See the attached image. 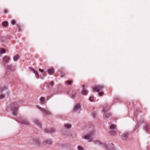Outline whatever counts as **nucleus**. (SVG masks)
<instances>
[{"mask_svg": "<svg viewBox=\"0 0 150 150\" xmlns=\"http://www.w3.org/2000/svg\"><path fill=\"white\" fill-rule=\"evenodd\" d=\"M50 85L51 86H53L54 85V82L53 81H52L50 82Z\"/></svg>", "mask_w": 150, "mask_h": 150, "instance_id": "obj_37", "label": "nucleus"}, {"mask_svg": "<svg viewBox=\"0 0 150 150\" xmlns=\"http://www.w3.org/2000/svg\"><path fill=\"white\" fill-rule=\"evenodd\" d=\"M104 87L103 85H96L92 87V90L93 92H98V94L100 96H102L104 93L103 92H100L99 91L100 90H101Z\"/></svg>", "mask_w": 150, "mask_h": 150, "instance_id": "obj_2", "label": "nucleus"}, {"mask_svg": "<svg viewBox=\"0 0 150 150\" xmlns=\"http://www.w3.org/2000/svg\"><path fill=\"white\" fill-rule=\"evenodd\" d=\"M95 144H98L100 145H103V147L104 148L106 149L107 146V145L105 144H103L102 143H101L100 141H96L95 142Z\"/></svg>", "mask_w": 150, "mask_h": 150, "instance_id": "obj_17", "label": "nucleus"}, {"mask_svg": "<svg viewBox=\"0 0 150 150\" xmlns=\"http://www.w3.org/2000/svg\"><path fill=\"white\" fill-rule=\"evenodd\" d=\"M89 100L90 101L93 102L94 100V96H91L89 98Z\"/></svg>", "mask_w": 150, "mask_h": 150, "instance_id": "obj_30", "label": "nucleus"}, {"mask_svg": "<svg viewBox=\"0 0 150 150\" xmlns=\"http://www.w3.org/2000/svg\"><path fill=\"white\" fill-rule=\"evenodd\" d=\"M129 133L126 132L123 133L121 136V139L124 141L126 140L129 137Z\"/></svg>", "mask_w": 150, "mask_h": 150, "instance_id": "obj_3", "label": "nucleus"}, {"mask_svg": "<svg viewBox=\"0 0 150 150\" xmlns=\"http://www.w3.org/2000/svg\"><path fill=\"white\" fill-rule=\"evenodd\" d=\"M8 89V88L6 86H3L0 87V92L2 93L4 91Z\"/></svg>", "mask_w": 150, "mask_h": 150, "instance_id": "obj_20", "label": "nucleus"}, {"mask_svg": "<svg viewBox=\"0 0 150 150\" xmlns=\"http://www.w3.org/2000/svg\"><path fill=\"white\" fill-rule=\"evenodd\" d=\"M111 116V114L110 113H107L104 114L103 117L105 120H106L110 117Z\"/></svg>", "mask_w": 150, "mask_h": 150, "instance_id": "obj_16", "label": "nucleus"}, {"mask_svg": "<svg viewBox=\"0 0 150 150\" xmlns=\"http://www.w3.org/2000/svg\"><path fill=\"white\" fill-rule=\"evenodd\" d=\"M6 50L3 48L0 49V52L1 54H4L6 52Z\"/></svg>", "mask_w": 150, "mask_h": 150, "instance_id": "obj_25", "label": "nucleus"}, {"mask_svg": "<svg viewBox=\"0 0 150 150\" xmlns=\"http://www.w3.org/2000/svg\"><path fill=\"white\" fill-rule=\"evenodd\" d=\"M85 87L84 85L82 86L83 89L81 91V94L83 95H86L88 93V91L85 88Z\"/></svg>", "mask_w": 150, "mask_h": 150, "instance_id": "obj_10", "label": "nucleus"}, {"mask_svg": "<svg viewBox=\"0 0 150 150\" xmlns=\"http://www.w3.org/2000/svg\"><path fill=\"white\" fill-rule=\"evenodd\" d=\"M5 97V95L4 94H2L0 96V99H2L4 98Z\"/></svg>", "mask_w": 150, "mask_h": 150, "instance_id": "obj_35", "label": "nucleus"}, {"mask_svg": "<svg viewBox=\"0 0 150 150\" xmlns=\"http://www.w3.org/2000/svg\"><path fill=\"white\" fill-rule=\"evenodd\" d=\"M52 141L51 139H47L44 141L42 143L44 145H51L52 144Z\"/></svg>", "mask_w": 150, "mask_h": 150, "instance_id": "obj_8", "label": "nucleus"}, {"mask_svg": "<svg viewBox=\"0 0 150 150\" xmlns=\"http://www.w3.org/2000/svg\"><path fill=\"white\" fill-rule=\"evenodd\" d=\"M144 129L147 133H150L149 131L150 127L149 125H146L144 127Z\"/></svg>", "mask_w": 150, "mask_h": 150, "instance_id": "obj_14", "label": "nucleus"}, {"mask_svg": "<svg viewBox=\"0 0 150 150\" xmlns=\"http://www.w3.org/2000/svg\"><path fill=\"white\" fill-rule=\"evenodd\" d=\"M81 110V106L79 104H78L74 106L73 111L76 112L78 111L80 112Z\"/></svg>", "mask_w": 150, "mask_h": 150, "instance_id": "obj_7", "label": "nucleus"}, {"mask_svg": "<svg viewBox=\"0 0 150 150\" xmlns=\"http://www.w3.org/2000/svg\"><path fill=\"white\" fill-rule=\"evenodd\" d=\"M109 132L110 134L111 135H114L116 134V131L111 130Z\"/></svg>", "mask_w": 150, "mask_h": 150, "instance_id": "obj_21", "label": "nucleus"}, {"mask_svg": "<svg viewBox=\"0 0 150 150\" xmlns=\"http://www.w3.org/2000/svg\"><path fill=\"white\" fill-rule=\"evenodd\" d=\"M76 93L73 94L71 95V97L72 98H75V97H76Z\"/></svg>", "mask_w": 150, "mask_h": 150, "instance_id": "obj_34", "label": "nucleus"}, {"mask_svg": "<svg viewBox=\"0 0 150 150\" xmlns=\"http://www.w3.org/2000/svg\"><path fill=\"white\" fill-rule=\"evenodd\" d=\"M116 127V126L114 125H111L110 126V129H115Z\"/></svg>", "mask_w": 150, "mask_h": 150, "instance_id": "obj_23", "label": "nucleus"}, {"mask_svg": "<svg viewBox=\"0 0 150 150\" xmlns=\"http://www.w3.org/2000/svg\"><path fill=\"white\" fill-rule=\"evenodd\" d=\"M55 129L54 128H52L50 129H45V132L46 133H52L55 132Z\"/></svg>", "mask_w": 150, "mask_h": 150, "instance_id": "obj_11", "label": "nucleus"}, {"mask_svg": "<svg viewBox=\"0 0 150 150\" xmlns=\"http://www.w3.org/2000/svg\"><path fill=\"white\" fill-rule=\"evenodd\" d=\"M34 123L38 126L39 127H41V124L40 121L37 119H35L33 120Z\"/></svg>", "mask_w": 150, "mask_h": 150, "instance_id": "obj_13", "label": "nucleus"}, {"mask_svg": "<svg viewBox=\"0 0 150 150\" xmlns=\"http://www.w3.org/2000/svg\"><path fill=\"white\" fill-rule=\"evenodd\" d=\"M64 126L67 128H70L71 127V125L69 124H67L65 125Z\"/></svg>", "mask_w": 150, "mask_h": 150, "instance_id": "obj_27", "label": "nucleus"}, {"mask_svg": "<svg viewBox=\"0 0 150 150\" xmlns=\"http://www.w3.org/2000/svg\"><path fill=\"white\" fill-rule=\"evenodd\" d=\"M18 122L21 124L25 125H29L30 123L28 121L25 119H21L18 121Z\"/></svg>", "mask_w": 150, "mask_h": 150, "instance_id": "obj_6", "label": "nucleus"}, {"mask_svg": "<svg viewBox=\"0 0 150 150\" xmlns=\"http://www.w3.org/2000/svg\"><path fill=\"white\" fill-rule=\"evenodd\" d=\"M108 109L107 108H103L102 112L104 113H105L108 112Z\"/></svg>", "mask_w": 150, "mask_h": 150, "instance_id": "obj_28", "label": "nucleus"}, {"mask_svg": "<svg viewBox=\"0 0 150 150\" xmlns=\"http://www.w3.org/2000/svg\"><path fill=\"white\" fill-rule=\"evenodd\" d=\"M19 105V102H15L12 103L11 106V110L12 111V114L14 116H16L17 115Z\"/></svg>", "mask_w": 150, "mask_h": 150, "instance_id": "obj_1", "label": "nucleus"}, {"mask_svg": "<svg viewBox=\"0 0 150 150\" xmlns=\"http://www.w3.org/2000/svg\"><path fill=\"white\" fill-rule=\"evenodd\" d=\"M94 131H92V132L89 134L86 135L84 137V138L86 139H88L89 142H91L92 140V138L91 137L93 134L94 133Z\"/></svg>", "mask_w": 150, "mask_h": 150, "instance_id": "obj_4", "label": "nucleus"}, {"mask_svg": "<svg viewBox=\"0 0 150 150\" xmlns=\"http://www.w3.org/2000/svg\"><path fill=\"white\" fill-rule=\"evenodd\" d=\"M2 25L4 27H6L8 26V23L7 21H4L2 23Z\"/></svg>", "mask_w": 150, "mask_h": 150, "instance_id": "obj_19", "label": "nucleus"}, {"mask_svg": "<svg viewBox=\"0 0 150 150\" xmlns=\"http://www.w3.org/2000/svg\"><path fill=\"white\" fill-rule=\"evenodd\" d=\"M43 113H44L46 115H51V113L48 110H45L42 108L40 107L38 108Z\"/></svg>", "mask_w": 150, "mask_h": 150, "instance_id": "obj_5", "label": "nucleus"}, {"mask_svg": "<svg viewBox=\"0 0 150 150\" xmlns=\"http://www.w3.org/2000/svg\"><path fill=\"white\" fill-rule=\"evenodd\" d=\"M97 115L96 113L95 112H93L92 114V115L94 117H95Z\"/></svg>", "mask_w": 150, "mask_h": 150, "instance_id": "obj_36", "label": "nucleus"}, {"mask_svg": "<svg viewBox=\"0 0 150 150\" xmlns=\"http://www.w3.org/2000/svg\"><path fill=\"white\" fill-rule=\"evenodd\" d=\"M39 71L40 72H42V73H43L44 72V71L43 69H39Z\"/></svg>", "mask_w": 150, "mask_h": 150, "instance_id": "obj_38", "label": "nucleus"}, {"mask_svg": "<svg viewBox=\"0 0 150 150\" xmlns=\"http://www.w3.org/2000/svg\"><path fill=\"white\" fill-rule=\"evenodd\" d=\"M40 100L41 103H43L45 101V98L44 97H42L40 98Z\"/></svg>", "mask_w": 150, "mask_h": 150, "instance_id": "obj_29", "label": "nucleus"}, {"mask_svg": "<svg viewBox=\"0 0 150 150\" xmlns=\"http://www.w3.org/2000/svg\"><path fill=\"white\" fill-rule=\"evenodd\" d=\"M8 11L6 9H5L4 11V13H5V14L6 13H8Z\"/></svg>", "mask_w": 150, "mask_h": 150, "instance_id": "obj_39", "label": "nucleus"}, {"mask_svg": "<svg viewBox=\"0 0 150 150\" xmlns=\"http://www.w3.org/2000/svg\"><path fill=\"white\" fill-rule=\"evenodd\" d=\"M78 150H84V149L81 146H78Z\"/></svg>", "mask_w": 150, "mask_h": 150, "instance_id": "obj_31", "label": "nucleus"}, {"mask_svg": "<svg viewBox=\"0 0 150 150\" xmlns=\"http://www.w3.org/2000/svg\"><path fill=\"white\" fill-rule=\"evenodd\" d=\"M36 76V77L37 79H38L39 78V75L38 74V73L36 71V72L34 73Z\"/></svg>", "mask_w": 150, "mask_h": 150, "instance_id": "obj_32", "label": "nucleus"}, {"mask_svg": "<svg viewBox=\"0 0 150 150\" xmlns=\"http://www.w3.org/2000/svg\"><path fill=\"white\" fill-rule=\"evenodd\" d=\"M11 23L13 25H14L16 24V21L14 20H13L11 21Z\"/></svg>", "mask_w": 150, "mask_h": 150, "instance_id": "obj_33", "label": "nucleus"}, {"mask_svg": "<svg viewBox=\"0 0 150 150\" xmlns=\"http://www.w3.org/2000/svg\"><path fill=\"white\" fill-rule=\"evenodd\" d=\"M6 71H13V69H12V66L11 65H7L6 67Z\"/></svg>", "mask_w": 150, "mask_h": 150, "instance_id": "obj_15", "label": "nucleus"}, {"mask_svg": "<svg viewBox=\"0 0 150 150\" xmlns=\"http://www.w3.org/2000/svg\"><path fill=\"white\" fill-rule=\"evenodd\" d=\"M19 57V56L18 55H16L13 58V59L14 61H17Z\"/></svg>", "mask_w": 150, "mask_h": 150, "instance_id": "obj_22", "label": "nucleus"}, {"mask_svg": "<svg viewBox=\"0 0 150 150\" xmlns=\"http://www.w3.org/2000/svg\"><path fill=\"white\" fill-rule=\"evenodd\" d=\"M73 81H66V83L69 85H71Z\"/></svg>", "mask_w": 150, "mask_h": 150, "instance_id": "obj_26", "label": "nucleus"}, {"mask_svg": "<svg viewBox=\"0 0 150 150\" xmlns=\"http://www.w3.org/2000/svg\"><path fill=\"white\" fill-rule=\"evenodd\" d=\"M33 142L37 146H40L41 144V142L39 139L35 138L33 139Z\"/></svg>", "mask_w": 150, "mask_h": 150, "instance_id": "obj_9", "label": "nucleus"}, {"mask_svg": "<svg viewBox=\"0 0 150 150\" xmlns=\"http://www.w3.org/2000/svg\"><path fill=\"white\" fill-rule=\"evenodd\" d=\"M11 60L10 57L7 56H5L3 58L4 62L6 63H7Z\"/></svg>", "mask_w": 150, "mask_h": 150, "instance_id": "obj_12", "label": "nucleus"}, {"mask_svg": "<svg viewBox=\"0 0 150 150\" xmlns=\"http://www.w3.org/2000/svg\"><path fill=\"white\" fill-rule=\"evenodd\" d=\"M47 71L49 74L51 75L54 74V70L53 69H48Z\"/></svg>", "mask_w": 150, "mask_h": 150, "instance_id": "obj_18", "label": "nucleus"}, {"mask_svg": "<svg viewBox=\"0 0 150 150\" xmlns=\"http://www.w3.org/2000/svg\"><path fill=\"white\" fill-rule=\"evenodd\" d=\"M29 68L30 70L31 71H32L34 73H35L37 71L35 69L32 67H29Z\"/></svg>", "mask_w": 150, "mask_h": 150, "instance_id": "obj_24", "label": "nucleus"}]
</instances>
